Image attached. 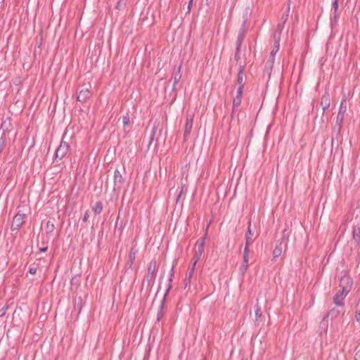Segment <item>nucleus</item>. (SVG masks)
<instances>
[{"label":"nucleus","mask_w":360,"mask_h":360,"mask_svg":"<svg viewBox=\"0 0 360 360\" xmlns=\"http://www.w3.org/2000/svg\"><path fill=\"white\" fill-rule=\"evenodd\" d=\"M352 284L353 281L349 274L347 271H342L340 279V290L349 293L352 289Z\"/></svg>","instance_id":"1"},{"label":"nucleus","mask_w":360,"mask_h":360,"mask_svg":"<svg viewBox=\"0 0 360 360\" xmlns=\"http://www.w3.org/2000/svg\"><path fill=\"white\" fill-rule=\"evenodd\" d=\"M205 240V237L197 240V242L195 243V254L194 256V262L193 264L192 270H193L196 263L198 262V260L200 259V257L202 255V252L204 251Z\"/></svg>","instance_id":"2"},{"label":"nucleus","mask_w":360,"mask_h":360,"mask_svg":"<svg viewBox=\"0 0 360 360\" xmlns=\"http://www.w3.org/2000/svg\"><path fill=\"white\" fill-rule=\"evenodd\" d=\"M65 137L63 136L60 143V146H58V148H57L56 150V158H58L59 159H62L63 158H64L65 156V155L68 153V150H69V144L68 143V142H66L65 140H64Z\"/></svg>","instance_id":"3"},{"label":"nucleus","mask_w":360,"mask_h":360,"mask_svg":"<svg viewBox=\"0 0 360 360\" xmlns=\"http://www.w3.org/2000/svg\"><path fill=\"white\" fill-rule=\"evenodd\" d=\"M26 215L25 214H17L13 217L11 229L13 230H18L24 224Z\"/></svg>","instance_id":"4"},{"label":"nucleus","mask_w":360,"mask_h":360,"mask_svg":"<svg viewBox=\"0 0 360 360\" xmlns=\"http://www.w3.org/2000/svg\"><path fill=\"white\" fill-rule=\"evenodd\" d=\"M158 271L157 262L155 260H152L148 266V274L147 279L152 281L155 276V274Z\"/></svg>","instance_id":"5"},{"label":"nucleus","mask_w":360,"mask_h":360,"mask_svg":"<svg viewBox=\"0 0 360 360\" xmlns=\"http://www.w3.org/2000/svg\"><path fill=\"white\" fill-rule=\"evenodd\" d=\"M348 295L347 292H342V290H339V292L335 295L333 297V302L337 306H343L344 305V299Z\"/></svg>","instance_id":"6"},{"label":"nucleus","mask_w":360,"mask_h":360,"mask_svg":"<svg viewBox=\"0 0 360 360\" xmlns=\"http://www.w3.org/2000/svg\"><path fill=\"white\" fill-rule=\"evenodd\" d=\"M330 103V94L328 92H325L321 99V105L323 112L329 108Z\"/></svg>","instance_id":"7"},{"label":"nucleus","mask_w":360,"mask_h":360,"mask_svg":"<svg viewBox=\"0 0 360 360\" xmlns=\"http://www.w3.org/2000/svg\"><path fill=\"white\" fill-rule=\"evenodd\" d=\"M91 96V92L89 89H83L80 91L77 96V101L82 103L85 102Z\"/></svg>","instance_id":"8"},{"label":"nucleus","mask_w":360,"mask_h":360,"mask_svg":"<svg viewBox=\"0 0 360 360\" xmlns=\"http://www.w3.org/2000/svg\"><path fill=\"white\" fill-rule=\"evenodd\" d=\"M249 257H243V261L241 266L240 267V271L242 274H244L248 268Z\"/></svg>","instance_id":"9"},{"label":"nucleus","mask_w":360,"mask_h":360,"mask_svg":"<svg viewBox=\"0 0 360 360\" xmlns=\"http://www.w3.org/2000/svg\"><path fill=\"white\" fill-rule=\"evenodd\" d=\"M114 180L115 185L117 184H120L122 182V176L117 169L114 172Z\"/></svg>","instance_id":"10"},{"label":"nucleus","mask_w":360,"mask_h":360,"mask_svg":"<svg viewBox=\"0 0 360 360\" xmlns=\"http://www.w3.org/2000/svg\"><path fill=\"white\" fill-rule=\"evenodd\" d=\"M103 210L102 203L101 202H97L93 207V211L95 214H100Z\"/></svg>","instance_id":"11"},{"label":"nucleus","mask_w":360,"mask_h":360,"mask_svg":"<svg viewBox=\"0 0 360 360\" xmlns=\"http://www.w3.org/2000/svg\"><path fill=\"white\" fill-rule=\"evenodd\" d=\"M253 233H252L250 226L246 234V243L247 245H250L252 243Z\"/></svg>","instance_id":"12"},{"label":"nucleus","mask_w":360,"mask_h":360,"mask_svg":"<svg viewBox=\"0 0 360 360\" xmlns=\"http://www.w3.org/2000/svg\"><path fill=\"white\" fill-rule=\"evenodd\" d=\"M192 126H193V120L190 119V120H187V122L186 123V127H185V131L186 133H190V131L192 129Z\"/></svg>","instance_id":"13"},{"label":"nucleus","mask_w":360,"mask_h":360,"mask_svg":"<svg viewBox=\"0 0 360 360\" xmlns=\"http://www.w3.org/2000/svg\"><path fill=\"white\" fill-rule=\"evenodd\" d=\"M282 248L281 246H276L274 250L273 251V255L274 257H278L281 255Z\"/></svg>","instance_id":"14"},{"label":"nucleus","mask_w":360,"mask_h":360,"mask_svg":"<svg viewBox=\"0 0 360 360\" xmlns=\"http://www.w3.org/2000/svg\"><path fill=\"white\" fill-rule=\"evenodd\" d=\"M241 103V97L235 96L233 101V108H238Z\"/></svg>","instance_id":"15"},{"label":"nucleus","mask_w":360,"mask_h":360,"mask_svg":"<svg viewBox=\"0 0 360 360\" xmlns=\"http://www.w3.org/2000/svg\"><path fill=\"white\" fill-rule=\"evenodd\" d=\"M353 238L356 241H359L360 240V230H359V229H355L353 231Z\"/></svg>","instance_id":"16"},{"label":"nucleus","mask_w":360,"mask_h":360,"mask_svg":"<svg viewBox=\"0 0 360 360\" xmlns=\"http://www.w3.org/2000/svg\"><path fill=\"white\" fill-rule=\"evenodd\" d=\"M243 85L241 84L238 89L236 96L242 97Z\"/></svg>","instance_id":"17"},{"label":"nucleus","mask_w":360,"mask_h":360,"mask_svg":"<svg viewBox=\"0 0 360 360\" xmlns=\"http://www.w3.org/2000/svg\"><path fill=\"white\" fill-rule=\"evenodd\" d=\"M53 228H54L53 224L51 223V221H48L47 224H46V229L49 231H52L53 230Z\"/></svg>","instance_id":"18"},{"label":"nucleus","mask_w":360,"mask_h":360,"mask_svg":"<svg viewBox=\"0 0 360 360\" xmlns=\"http://www.w3.org/2000/svg\"><path fill=\"white\" fill-rule=\"evenodd\" d=\"M248 246L249 245H247V243H245V250H244L243 257H249V248H248Z\"/></svg>","instance_id":"19"},{"label":"nucleus","mask_w":360,"mask_h":360,"mask_svg":"<svg viewBox=\"0 0 360 360\" xmlns=\"http://www.w3.org/2000/svg\"><path fill=\"white\" fill-rule=\"evenodd\" d=\"M122 122H123V124L124 126H127L129 123V118L128 116H125L123 117V120H122Z\"/></svg>","instance_id":"20"},{"label":"nucleus","mask_w":360,"mask_h":360,"mask_svg":"<svg viewBox=\"0 0 360 360\" xmlns=\"http://www.w3.org/2000/svg\"><path fill=\"white\" fill-rule=\"evenodd\" d=\"M243 74H242V72H240L238 74V83L240 84V85L243 84Z\"/></svg>","instance_id":"21"},{"label":"nucleus","mask_w":360,"mask_h":360,"mask_svg":"<svg viewBox=\"0 0 360 360\" xmlns=\"http://www.w3.org/2000/svg\"><path fill=\"white\" fill-rule=\"evenodd\" d=\"M278 43H276V44H274V49H273V51H272L271 53L273 54V53H274L277 52V51H278Z\"/></svg>","instance_id":"22"},{"label":"nucleus","mask_w":360,"mask_h":360,"mask_svg":"<svg viewBox=\"0 0 360 360\" xmlns=\"http://www.w3.org/2000/svg\"><path fill=\"white\" fill-rule=\"evenodd\" d=\"M29 271L32 275H34L37 273V269L35 267L30 268Z\"/></svg>","instance_id":"23"},{"label":"nucleus","mask_w":360,"mask_h":360,"mask_svg":"<svg viewBox=\"0 0 360 360\" xmlns=\"http://www.w3.org/2000/svg\"><path fill=\"white\" fill-rule=\"evenodd\" d=\"M180 77H181L180 76H179V77L175 76L174 77V84H176L179 82Z\"/></svg>","instance_id":"24"},{"label":"nucleus","mask_w":360,"mask_h":360,"mask_svg":"<svg viewBox=\"0 0 360 360\" xmlns=\"http://www.w3.org/2000/svg\"><path fill=\"white\" fill-rule=\"evenodd\" d=\"M130 259L131 262L135 259V252L130 254Z\"/></svg>","instance_id":"25"},{"label":"nucleus","mask_w":360,"mask_h":360,"mask_svg":"<svg viewBox=\"0 0 360 360\" xmlns=\"http://www.w3.org/2000/svg\"><path fill=\"white\" fill-rule=\"evenodd\" d=\"M162 316H163L162 312V311L159 312L158 314V320H160L162 317Z\"/></svg>","instance_id":"26"},{"label":"nucleus","mask_w":360,"mask_h":360,"mask_svg":"<svg viewBox=\"0 0 360 360\" xmlns=\"http://www.w3.org/2000/svg\"><path fill=\"white\" fill-rule=\"evenodd\" d=\"M338 119H340V120H342L343 118V115L341 114V112H339L338 115Z\"/></svg>","instance_id":"27"},{"label":"nucleus","mask_w":360,"mask_h":360,"mask_svg":"<svg viewBox=\"0 0 360 360\" xmlns=\"http://www.w3.org/2000/svg\"><path fill=\"white\" fill-rule=\"evenodd\" d=\"M356 321H357L358 322H360V310H359V314H357V316H356Z\"/></svg>","instance_id":"28"},{"label":"nucleus","mask_w":360,"mask_h":360,"mask_svg":"<svg viewBox=\"0 0 360 360\" xmlns=\"http://www.w3.org/2000/svg\"><path fill=\"white\" fill-rule=\"evenodd\" d=\"M88 217H89L88 213H87V212H86V214H85V215H84V219H84V221H86V220H87V219H88Z\"/></svg>","instance_id":"29"},{"label":"nucleus","mask_w":360,"mask_h":360,"mask_svg":"<svg viewBox=\"0 0 360 360\" xmlns=\"http://www.w3.org/2000/svg\"><path fill=\"white\" fill-rule=\"evenodd\" d=\"M47 249H48L47 247L41 248H40V251L41 252H46L47 250Z\"/></svg>","instance_id":"30"},{"label":"nucleus","mask_w":360,"mask_h":360,"mask_svg":"<svg viewBox=\"0 0 360 360\" xmlns=\"http://www.w3.org/2000/svg\"><path fill=\"white\" fill-rule=\"evenodd\" d=\"M161 309H162L163 307V300L161 302V306H160Z\"/></svg>","instance_id":"31"},{"label":"nucleus","mask_w":360,"mask_h":360,"mask_svg":"<svg viewBox=\"0 0 360 360\" xmlns=\"http://www.w3.org/2000/svg\"><path fill=\"white\" fill-rule=\"evenodd\" d=\"M192 1H193V0H191V1H190V4H191Z\"/></svg>","instance_id":"32"},{"label":"nucleus","mask_w":360,"mask_h":360,"mask_svg":"<svg viewBox=\"0 0 360 360\" xmlns=\"http://www.w3.org/2000/svg\"><path fill=\"white\" fill-rule=\"evenodd\" d=\"M242 360H247V359H242Z\"/></svg>","instance_id":"33"}]
</instances>
